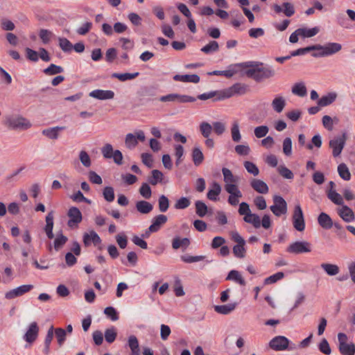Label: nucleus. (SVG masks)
<instances>
[{
  "label": "nucleus",
  "mask_w": 355,
  "mask_h": 355,
  "mask_svg": "<svg viewBox=\"0 0 355 355\" xmlns=\"http://www.w3.org/2000/svg\"><path fill=\"white\" fill-rule=\"evenodd\" d=\"M314 46L315 49L325 50L323 55H327L328 56L340 51L342 49L341 44L336 42H330L325 45L315 44Z\"/></svg>",
  "instance_id": "f8f14e48"
},
{
  "label": "nucleus",
  "mask_w": 355,
  "mask_h": 355,
  "mask_svg": "<svg viewBox=\"0 0 355 355\" xmlns=\"http://www.w3.org/2000/svg\"><path fill=\"white\" fill-rule=\"evenodd\" d=\"M292 93L300 97H304L307 94V90L304 83H295L292 87Z\"/></svg>",
  "instance_id": "f704fd0d"
},
{
  "label": "nucleus",
  "mask_w": 355,
  "mask_h": 355,
  "mask_svg": "<svg viewBox=\"0 0 355 355\" xmlns=\"http://www.w3.org/2000/svg\"><path fill=\"white\" fill-rule=\"evenodd\" d=\"M259 81L273 77L275 71L270 67L259 66Z\"/></svg>",
  "instance_id": "a878e982"
},
{
  "label": "nucleus",
  "mask_w": 355,
  "mask_h": 355,
  "mask_svg": "<svg viewBox=\"0 0 355 355\" xmlns=\"http://www.w3.org/2000/svg\"><path fill=\"white\" fill-rule=\"evenodd\" d=\"M168 220L166 216L164 214H159L153 218L152 224L148 227L150 232H157L159 231L162 225H164Z\"/></svg>",
  "instance_id": "4468645a"
},
{
  "label": "nucleus",
  "mask_w": 355,
  "mask_h": 355,
  "mask_svg": "<svg viewBox=\"0 0 355 355\" xmlns=\"http://www.w3.org/2000/svg\"><path fill=\"white\" fill-rule=\"evenodd\" d=\"M289 340L285 336H278L273 338L269 343L271 349L275 351H283L288 347Z\"/></svg>",
  "instance_id": "1a4fd4ad"
},
{
  "label": "nucleus",
  "mask_w": 355,
  "mask_h": 355,
  "mask_svg": "<svg viewBox=\"0 0 355 355\" xmlns=\"http://www.w3.org/2000/svg\"><path fill=\"white\" fill-rule=\"evenodd\" d=\"M273 10L276 13L284 12L286 17H291L295 13V8L292 3L289 2H284L282 6L274 4L272 6Z\"/></svg>",
  "instance_id": "2eb2a0df"
},
{
  "label": "nucleus",
  "mask_w": 355,
  "mask_h": 355,
  "mask_svg": "<svg viewBox=\"0 0 355 355\" xmlns=\"http://www.w3.org/2000/svg\"><path fill=\"white\" fill-rule=\"evenodd\" d=\"M137 144H138V141L136 139V137L133 134L128 133L126 135L125 139V144L128 148L132 149L136 147Z\"/></svg>",
  "instance_id": "09e8293b"
},
{
  "label": "nucleus",
  "mask_w": 355,
  "mask_h": 355,
  "mask_svg": "<svg viewBox=\"0 0 355 355\" xmlns=\"http://www.w3.org/2000/svg\"><path fill=\"white\" fill-rule=\"evenodd\" d=\"M196 213L200 217H204L207 213V206L201 200H197L195 203Z\"/></svg>",
  "instance_id": "c03bdc74"
},
{
  "label": "nucleus",
  "mask_w": 355,
  "mask_h": 355,
  "mask_svg": "<svg viewBox=\"0 0 355 355\" xmlns=\"http://www.w3.org/2000/svg\"><path fill=\"white\" fill-rule=\"evenodd\" d=\"M269 131L267 125H260L254 128V135L257 138H262L265 137Z\"/></svg>",
  "instance_id": "774afa93"
},
{
  "label": "nucleus",
  "mask_w": 355,
  "mask_h": 355,
  "mask_svg": "<svg viewBox=\"0 0 355 355\" xmlns=\"http://www.w3.org/2000/svg\"><path fill=\"white\" fill-rule=\"evenodd\" d=\"M192 160L195 166L200 165L204 161V155L199 147H195L191 153Z\"/></svg>",
  "instance_id": "cd10ccee"
},
{
  "label": "nucleus",
  "mask_w": 355,
  "mask_h": 355,
  "mask_svg": "<svg viewBox=\"0 0 355 355\" xmlns=\"http://www.w3.org/2000/svg\"><path fill=\"white\" fill-rule=\"evenodd\" d=\"M321 268L330 276L336 275L339 272V268L336 264L322 263Z\"/></svg>",
  "instance_id": "37998d69"
},
{
  "label": "nucleus",
  "mask_w": 355,
  "mask_h": 355,
  "mask_svg": "<svg viewBox=\"0 0 355 355\" xmlns=\"http://www.w3.org/2000/svg\"><path fill=\"white\" fill-rule=\"evenodd\" d=\"M199 128L202 135L205 138H207L210 136L212 131V126L211 124L203 121L200 124Z\"/></svg>",
  "instance_id": "de8ad7c7"
},
{
  "label": "nucleus",
  "mask_w": 355,
  "mask_h": 355,
  "mask_svg": "<svg viewBox=\"0 0 355 355\" xmlns=\"http://www.w3.org/2000/svg\"><path fill=\"white\" fill-rule=\"evenodd\" d=\"M39 36L44 44H48L53 36V33L47 29H40Z\"/></svg>",
  "instance_id": "4d7b16f0"
},
{
  "label": "nucleus",
  "mask_w": 355,
  "mask_h": 355,
  "mask_svg": "<svg viewBox=\"0 0 355 355\" xmlns=\"http://www.w3.org/2000/svg\"><path fill=\"white\" fill-rule=\"evenodd\" d=\"M338 215L347 223L352 222L355 218L354 211L347 205H342L341 209L338 211Z\"/></svg>",
  "instance_id": "6ab92c4d"
},
{
  "label": "nucleus",
  "mask_w": 355,
  "mask_h": 355,
  "mask_svg": "<svg viewBox=\"0 0 355 355\" xmlns=\"http://www.w3.org/2000/svg\"><path fill=\"white\" fill-rule=\"evenodd\" d=\"M190 245V241L187 238L180 239L179 237H175L173 239L172 241V248L174 250H178L180 248H187Z\"/></svg>",
  "instance_id": "7c9ffc66"
},
{
  "label": "nucleus",
  "mask_w": 355,
  "mask_h": 355,
  "mask_svg": "<svg viewBox=\"0 0 355 355\" xmlns=\"http://www.w3.org/2000/svg\"><path fill=\"white\" fill-rule=\"evenodd\" d=\"M311 250V244L307 241H295L286 248L287 252L296 254L310 252Z\"/></svg>",
  "instance_id": "20e7f679"
},
{
  "label": "nucleus",
  "mask_w": 355,
  "mask_h": 355,
  "mask_svg": "<svg viewBox=\"0 0 355 355\" xmlns=\"http://www.w3.org/2000/svg\"><path fill=\"white\" fill-rule=\"evenodd\" d=\"M33 288V286L31 284L22 285L7 292L5 297L6 299L11 300L29 292Z\"/></svg>",
  "instance_id": "9b49d317"
},
{
  "label": "nucleus",
  "mask_w": 355,
  "mask_h": 355,
  "mask_svg": "<svg viewBox=\"0 0 355 355\" xmlns=\"http://www.w3.org/2000/svg\"><path fill=\"white\" fill-rule=\"evenodd\" d=\"M128 346L131 349L130 355H140L139 342L135 336H130L128 338Z\"/></svg>",
  "instance_id": "c756f323"
},
{
  "label": "nucleus",
  "mask_w": 355,
  "mask_h": 355,
  "mask_svg": "<svg viewBox=\"0 0 355 355\" xmlns=\"http://www.w3.org/2000/svg\"><path fill=\"white\" fill-rule=\"evenodd\" d=\"M39 327L35 322H32L26 332L24 338L29 343H33L37 338Z\"/></svg>",
  "instance_id": "dca6fc26"
},
{
  "label": "nucleus",
  "mask_w": 355,
  "mask_h": 355,
  "mask_svg": "<svg viewBox=\"0 0 355 355\" xmlns=\"http://www.w3.org/2000/svg\"><path fill=\"white\" fill-rule=\"evenodd\" d=\"M173 78L175 81H180V82H184V83H198L200 81V77H199V76H198L196 74H192V75L176 74L173 76Z\"/></svg>",
  "instance_id": "4be33fe9"
},
{
  "label": "nucleus",
  "mask_w": 355,
  "mask_h": 355,
  "mask_svg": "<svg viewBox=\"0 0 355 355\" xmlns=\"http://www.w3.org/2000/svg\"><path fill=\"white\" fill-rule=\"evenodd\" d=\"M53 211H50L46 216V226L44 227V231L46 234L47 237L49 239H52L54 237V234L53 233Z\"/></svg>",
  "instance_id": "aec40b11"
},
{
  "label": "nucleus",
  "mask_w": 355,
  "mask_h": 355,
  "mask_svg": "<svg viewBox=\"0 0 355 355\" xmlns=\"http://www.w3.org/2000/svg\"><path fill=\"white\" fill-rule=\"evenodd\" d=\"M286 105V100L282 96H276L271 103V106L272 109L277 113H281L284 110Z\"/></svg>",
  "instance_id": "5701e85b"
},
{
  "label": "nucleus",
  "mask_w": 355,
  "mask_h": 355,
  "mask_svg": "<svg viewBox=\"0 0 355 355\" xmlns=\"http://www.w3.org/2000/svg\"><path fill=\"white\" fill-rule=\"evenodd\" d=\"M250 186L254 191L261 194H266L269 191L266 183L261 180L252 179L250 181Z\"/></svg>",
  "instance_id": "a211bd4d"
},
{
  "label": "nucleus",
  "mask_w": 355,
  "mask_h": 355,
  "mask_svg": "<svg viewBox=\"0 0 355 355\" xmlns=\"http://www.w3.org/2000/svg\"><path fill=\"white\" fill-rule=\"evenodd\" d=\"M4 124L12 130H27L31 123L26 119L19 116H10L6 118Z\"/></svg>",
  "instance_id": "f257e3e1"
},
{
  "label": "nucleus",
  "mask_w": 355,
  "mask_h": 355,
  "mask_svg": "<svg viewBox=\"0 0 355 355\" xmlns=\"http://www.w3.org/2000/svg\"><path fill=\"white\" fill-rule=\"evenodd\" d=\"M231 134L232 140L234 141L239 142L241 140V136L239 131V126L237 122H234L233 123L231 128Z\"/></svg>",
  "instance_id": "13d9d810"
},
{
  "label": "nucleus",
  "mask_w": 355,
  "mask_h": 355,
  "mask_svg": "<svg viewBox=\"0 0 355 355\" xmlns=\"http://www.w3.org/2000/svg\"><path fill=\"white\" fill-rule=\"evenodd\" d=\"M226 280H234L241 286L245 285V279L242 277L241 274L237 270H231L229 272L227 277H226Z\"/></svg>",
  "instance_id": "e433bc0d"
},
{
  "label": "nucleus",
  "mask_w": 355,
  "mask_h": 355,
  "mask_svg": "<svg viewBox=\"0 0 355 355\" xmlns=\"http://www.w3.org/2000/svg\"><path fill=\"white\" fill-rule=\"evenodd\" d=\"M231 239L237 244L233 247V253L236 257L243 258L245 256V241L237 232H231Z\"/></svg>",
  "instance_id": "7ed1b4c3"
},
{
  "label": "nucleus",
  "mask_w": 355,
  "mask_h": 355,
  "mask_svg": "<svg viewBox=\"0 0 355 355\" xmlns=\"http://www.w3.org/2000/svg\"><path fill=\"white\" fill-rule=\"evenodd\" d=\"M244 166L249 173L252 174L254 176L259 175V170L254 163L249 161H245L244 162Z\"/></svg>",
  "instance_id": "052dcab7"
},
{
  "label": "nucleus",
  "mask_w": 355,
  "mask_h": 355,
  "mask_svg": "<svg viewBox=\"0 0 355 355\" xmlns=\"http://www.w3.org/2000/svg\"><path fill=\"white\" fill-rule=\"evenodd\" d=\"M222 173L224 177V181L226 184L236 183V178L233 175L232 171L227 168H223Z\"/></svg>",
  "instance_id": "8fccbe9b"
},
{
  "label": "nucleus",
  "mask_w": 355,
  "mask_h": 355,
  "mask_svg": "<svg viewBox=\"0 0 355 355\" xmlns=\"http://www.w3.org/2000/svg\"><path fill=\"white\" fill-rule=\"evenodd\" d=\"M64 69L62 67L55 65L54 64H51L47 68L44 69V73L48 76L58 74L62 73Z\"/></svg>",
  "instance_id": "a18cd8bd"
},
{
  "label": "nucleus",
  "mask_w": 355,
  "mask_h": 355,
  "mask_svg": "<svg viewBox=\"0 0 355 355\" xmlns=\"http://www.w3.org/2000/svg\"><path fill=\"white\" fill-rule=\"evenodd\" d=\"M65 126H55L46 128L42 130V135L51 139H57L59 137V132L64 130Z\"/></svg>",
  "instance_id": "412c9836"
},
{
  "label": "nucleus",
  "mask_w": 355,
  "mask_h": 355,
  "mask_svg": "<svg viewBox=\"0 0 355 355\" xmlns=\"http://www.w3.org/2000/svg\"><path fill=\"white\" fill-rule=\"evenodd\" d=\"M152 176L148 178V182L152 185H156L158 182H161L163 180V173L157 169L151 171Z\"/></svg>",
  "instance_id": "79ce46f5"
},
{
  "label": "nucleus",
  "mask_w": 355,
  "mask_h": 355,
  "mask_svg": "<svg viewBox=\"0 0 355 355\" xmlns=\"http://www.w3.org/2000/svg\"><path fill=\"white\" fill-rule=\"evenodd\" d=\"M336 96L337 95L336 93H329L327 95L322 96L319 99L318 104L320 107L327 106L336 100Z\"/></svg>",
  "instance_id": "473e14b6"
},
{
  "label": "nucleus",
  "mask_w": 355,
  "mask_h": 355,
  "mask_svg": "<svg viewBox=\"0 0 355 355\" xmlns=\"http://www.w3.org/2000/svg\"><path fill=\"white\" fill-rule=\"evenodd\" d=\"M140 194L146 199L151 197L152 191L150 186L147 183H143L139 189Z\"/></svg>",
  "instance_id": "338daca9"
},
{
  "label": "nucleus",
  "mask_w": 355,
  "mask_h": 355,
  "mask_svg": "<svg viewBox=\"0 0 355 355\" xmlns=\"http://www.w3.org/2000/svg\"><path fill=\"white\" fill-rule=\"evenodd\" d=\"M55 334L58 340V345L62 346L65 341L66 331L62 328H57L55 329Z\"/></svg>",
  "instance_id": "680f3d73"
},
{
  "label": "nucleus",
  "mask_w": 355,
  "mask_h": 355,
  "mask_svg": "<svg viewBox=\"0 0 355 355\" xmlns=\"http://www.w3.org/2000/svg\"><path fill=\"white\" fill-rule=\"evenodd\" d=\"M114 152V150L113 149V147L110 144H105L101 148V153L103 157L106 159L112 158Z\"/></svg>",
  "instance_id": "69168bd1"
},
{
  "label": "nucleus",
  "mask_w": 355,
  "mask_h": 355,
  "mask_svg": "<svg viewBox=\"0 0 355 355\" xmlns=\"http://www.w3.org/2000/svg\"><path fill=\"white\" fill-rule=\"evenodd\" d=\"M103 195L107 202H112L114 200V191L112 187H105L103 189Z\"/></svg>",
  "instance_id": "e2e57ef3"
},
{
  "label": "nucleus",
  "mask_w": 355,
  "mask_h": 355,
  "mask_svg": "<svg viewBox=\"0 0 355 355\" xmlns=\"http://www.w3.org/2000/svg\"><path fill=\"white\" fill-rule=\"evenodd\" d=\"M58 40L59 46L63 51L69 52L72 50L73 45L69 40L64 37H59Z\"/></svg>",
  "instance_id": "864d4df0"
},
{
  "label": "nucleus",
  "mask_w": 355,
  "mask_h": 355,
  "mask_svg": "<svg viewBox=\"0 0 355 355\" xmlns=\"http://www.w3.org/2000/svg\"><path fill=\"white\" fill-rule=\"evenodd\" d=\"M89 96L98 100H109L114 97V92L112 90L94 89L89 92Z\"/></svg>",
  "instance_id": "ddd939ff"
},
{
  "label": "nucleus",
  "mask_w": 355,
  "mask_h": 355,
  "mask_svg": "<svg viewBox=\"0 0 355 355\" xmlns=\"http://www.w3.org/2000/svg\"><path fill=\"white\" fill-rule=\"evenodd\" d=\"M136 209L139 213L147 214L153 210V206L148 201L140 200L137 202Z\"/></svg>",
  "instance_id": "393cba45"
},
{
  "label": "nucleus",
  "mask_w": 355,
  "mask_h": 355,
  "mask_svg": "<svg viewBox=\"0 0 355 355\" xmlns=\"http://www.w3.org/2000/svg\"><path fill=\"white\" fill-rule=\"evenodd\" d=\"M116 336V329L114 327L107 329L105 331V338L108 343H112L115 340Z\"/></svg>",
  "instance_id": "49530a36"
},
{
  "label": "nucleus",
  "mask_w": 355,
  "mask_h": 355,
  "mask_svg": "<svg viewBox=\"0 0 355 355\" xmlns=\"http://www.w3.org/2000/svg\"><path fill=\"white\" fill-rule=\"evenodd\" d=\"M139 76V72L130 73H114L112 74V78H115L119 79L120 81L124 82L128 80H132Z\"/></svg>",
  "instance_id": "a19ab883"
},
{
  "label": "nucleus",
  "mask_w": 355,
  "mask_h": 355,
  "mask_svg": "<svg viewBox=\"0 0 355 355\" xmlns=\"http://www.w3.org/2000/svg\"><path fill=\"white\" fill-rule=\"evenodd\" d=\"M211 186H212V189H209L208 191L207 196L208 199L213 200V201H216L218 200L217 196L221 192V187L216 182H214L212 183Z\"/></svg>",
  "instance_id": "bb28decb"
},
{
  "label": "nucleus",
  "mask_w": 355,
  "mask_h": 355,
  "mask_svg": "<svg viewBox=\"0 0 355 355\" xmlns=\"http://www.w3.org/2000/svg\"><path fill=\"white\" fill-rule=\"evenodd\" d=\"M159 209L161 212H166L169 207V200L166 196L162 195L158 200Z\"/></svg>",
  "instance_id": "6e6d98bb"
},
{
  "label": "nucleus",
  "mask_w": 355,
  "mask_h": 355,
  "mask_svg": "<svg viewBox=\"0 0 355 355\" xmlns=\"http://www.w3.org/2000/svg\"><path fill=\"white\" fill-rule=\"evenodd\" d=\"M191 204L190 200L186 197H182L178 200L174 205L177 209H184L187 208Z\"/></svg>",
  "instance_id": "bf43d9fd"
},
{
  "label": "nucleus",
  "mask_w": 355,
  "mask_h": 355,
  "mask_svg": "<svg viewBox=\"0 0 355 355\" xmlns=\"http://www.w3.org/2000/svg\"><path fill=\"white\" fill-rule=\"evenodd\" d=\"M273 202L274 205L270 206V209L276 216H280L287 212V203L282 196H274Z\"/></svg>",
  "instance_id": "39448f33"
},
{
  "label": "nucleus",
  "mask_w": 355,
  "mask_h": 355,
  "mask_svg": "<svg viewBox=\"0 0 355 355\" xmlns=\"http://www.w3.org/2000/svg\"><path fill=\"white\" fill-rule=\"evenodd\" d=\"M338 172L340 177L344 180L348 181L351 178V173L347 166L344 164H340L338 166Z\"/></svg>",
  "instance_id": "4c0bfd02"
},
{
  "label": "nucleus",
  "mask_w": 355,
  "mask_h": 355,
  "mask_svg": "<svg viewBox=\"0 0 355 355\" xmlns=\"http://www.w3.org/2000/svg\"><path fill=\"white\" fill-rule=\"evenodd\" d=\"M346 141V134L343 133L340 137L334 138L330 140L329 146L332 148L333 156L336 157L339 156L345 146Z\"/></svg>",
  "instance_id": "6e6552de"
},
{
  "label": "nucleus",
  "mask_w": 355,
  "mask_h": 355,
  "mask_svg": "<svg viewBox=\"0 0 355 355\" xmlns=\"http://www.w3.org/2000/svg\"><path fill=\"white\" fill-rule=\"evenodd\" d=\"M67 237L64 236L62 234L58 235L54 241V248L55 250L58 251L61 249L67 243Z\"/></svg>",
  "instance_id": "5fc2aeb1"
},
{
  "label": "nucleus",
  "mask_w": 355,
  "mask_h": 355,
  "mask_svg": "<svg viewBox=\"0 0 355 355\" xmlns=\"http://www.w3.org/2000/svg\"><path fill=\"white\" fill-rule=\"evenodd\" d=\"M320 31L319 28L314 27L312 28H300L297 29V32L303 37H311L317 35Z\"/></svg>",
  "instance_id": "2f4dec72"
},
{
  "label": "nucleus",
  "mask_w": 355,
  "mask_h": 355,
  "mask_svg": "<svg viewBox=\"0 0 355 355\" xmlns=\"http://www.w3.org/2000/svg\"><path fill=\"white\" fill-rule=\"evenodd\" d=\"M338 349L342 355L355 354V345L352 343L338 346Z\"/></svg>",
  "instance_id": "58836bf2"
},
{
  "label": "nucleus",
  "mask_w": 355,
  "mask_h": 355,
  "mask_svg": "<svg viewBox=\"0 0 355 355\" xmlns=\"http://www.w3.org/2000/svg\"><path fill=\"white\" fill-rule=\"evenodd\" d=\"M319 225L324 229L329 230L333 226V221L330 216L326 213H321L318 218Z\"/></svg>",
  "instance_id": "b1692460"
},
{
  "label": "nucleus",
  "mask_w": 355,
  "mask_h": 355,
  "mask_svg": "<svg viewBox=\"0 0 355 355\" xmlns=\"http://www.w3.org/2000/svg\"><path fill=\"white\" fill-rule=\"evenodd\" d=\"M236 303L227 304L225 305H216L214 306V310L218 313L227 315L235 309Z\"/></svg>",
  "instance_id": "c85d7f7f"
},
{
  "label": "nucleus",
  "mask_w": 355,
  "mask_h": 355,
  "mask_svg": "<svg viewBox=\"0 0 355 355\" xmlns=\"http://www.w3.org/2000/svg\"><path fill=\"white\" fill-rule=\"evenodd\" d=\"M53 327L51 326L48 331L44 340V348L43 352L44 354L48 355L50 352V345L53 338Z\"/></svg>",
  "instance_id": "c9c22d12"
},
{
  "label": "nucleus",
  "mask_w": 355,
  "mask_h": 355,
  "mask_svg": "<svg viewBox=\"0 0 355 355\" xmlns=\"http://www.w3.org/2000/svg\"><path fill=\"white\" fill-rule=\"evenodd\" d=\"M283 152L286 156H290L292 153V140L290 137H286L283 141Z\"/></svg>",
  "instance_id": "0e129e2a"
},
{
  "label": "nucleus",
  "mask_w": 355,
  "mask_h": 355,
  "mask_svg": "<svg viewBox=\"0 0 355 355\" xmlns=\"http://www.w3.org/2000/svg\"><path fill=\"white\" fill-rule=\"evenodd\" d=\"M248 90V85L242 83H235L230 87L220 92V96L217 100H223L230 98L234 95H242L245 94Z\"/></svg>",
  "instance_id": "f03ea898"
},
{
  "label": "nucleus",
  "mask_w": 355,
  "mask_h": 355,
  "mask_svg": "<svg viewBox=\"0 0 355 355\" xmlns=\"http://www.w3.org/2000/svg\"><path fill=\"white\" fill-rule=\"evenodd\" d=\"M218 48L219 46L216 41H211L209 44L203 46L201 51L206 54H209L211 52L217 51Z\"/></svg>",
  "instance_id": "603ef678"
},
{
  "label": "nucleus",
  "mask_w": 355,
  "mask_h": 355,
  "mask_svg": "<svg viewBox=\"0 0 355 355\" xmlns=\"http://www.w3.org/2000/svg\"><path fill=\"white\" fill-rule=\"evenodd\" d=\"M67 216L69 218L67 225L70 227L77 226L78 223L82 221L83 216L78 208L76 207H71L67 213Z\"/></svg>",
  "instance_id": "9d476101"
},
{
  "label": "nucleus",
  "mask_w": 355,
  "mask_h": 355,
  "mask_svg": "<svg viewBox=\"0 0 355 355\" xmlns=\"http://www.w3.org/2000/svg\"><path fill=\"white\" fill-rule=\"evenodd\" d=\"M328 198L331 200L334 204L338 205H343L344 203L343 197L340 194L337 193L335 190L330 189L327 193Z\"/></svg>",
  "instance_id": "ea45409f"
},
{
  "label": "nucleus",
  "mask_w": 355,
  "mask_h": 355,
  "mask_svg": "<svg viewBox=\"0 0 355 355\" xmlns=\"http://www.w3.org/2000/svg\"><path fill=\"white\" fill-rule=\"evenodd\" d=\"M263 63L259 62H248L243 63V66L248 68L245 71V74L248 77L254 79L257 82L259 81V66H262Z\"/></svg>",
  "instance_id": "0eeeda50"
},
{
  "label": "nucleus",
  "mask_w": 355,
  "mask_h": 355,
  "mask_svg": "<svg viewBox=\"0 0 355 355\" xmlns=\"http://www.w3.org/2000/svg\"><path fill=\"white\" fill-rule=\"evenodd\" d=\"M241 3V7L243 9V11L245 15L248 17L250 22H253L254 20V15L252 14L251 10L247 8L249 6L250 1H239Z\"/></svg>",
  "instance_id": "3c124183"
},
{
  "label": "nucleus",
  "mask_w": 355,
  "mask_h": 355,
  "mask_svg": "<svg viewBox=\"0 0 355 355\" xmlns=\"http://www.w3.org/2000/svg\"><path fill=\"white\" fill-rule=\"evenodd\" d=\"M243 220L245 222L252 224L255 228H259L261 226V220L259 216L255 214H252V212L247 214V216H245Z\"/></svg>",
  "instance_id": "72a5a7b5"
},
{
  "label": "nucleus",
  "mask_w": 355,
  "mask_h": 355,
  "mask_svg": "<svg viewBox=\"0 0 355 355\" xmlns=\"http://www.w3.org/2000/svg\"><path fill=\"white\" fill-rule=\"evenodd\" d=\"M293 225L295 229L299 232H302L305 229L304 215L300 205H295L294 208Z\"/></svg>",
  "instance_id": "423d86ee"
},
{
  "label": "nucleus",
  "mask_w": 355,
  "mask_h": 355,
  "mask_svg": "<svg viewBox=\"0 0 355 355\" xmlns=\"http://www.w3.org/2000/svg\"><path fill=\"white\" fill-rule=\"evenodd\" d=\"M101 239L98 234L94 231L91 230L89 232H85L83 234V243L85 247L89 246L92 243H94V245H96L101 243Z\"/></svg>",
  "instance_id": "f3484780"
}]
</instances>
